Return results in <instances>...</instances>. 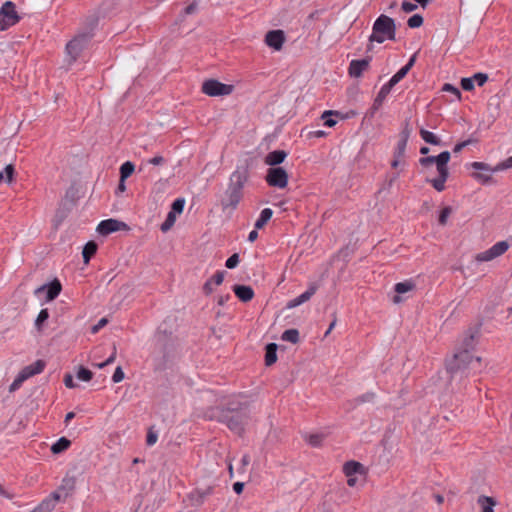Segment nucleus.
<instances>
[{
    "label": "nucleus",
    "mask_w": 512,
    "mask_h": 512,
    "mask_svg": "<svg viewBox=\"0 0 512 512\" xmlns=\"http://www.w3.org/2000/svg\"><path fill=\"white\" fill-rule=\"evenodd\" d=\"M249 177L246 167H238L230 176L228 187L221 200L223 210L236 209L243 198V189Z\"/></svg>",
    "instance_id": "1"
},
{
    "label": "nucleus",
    "mask_w": 512,
    "mask_h": 512,
    "mask_svg": "<svg viewBox=\"0 0 512 512\" xmlns=\"http://www.w3.org/2000/svg\"><path fill=\"white\" fill-rule=\"evenodd\" d=\"M476 344L475 333L469 332L462 340L460 350L455 353L447 364L448 372L453 376L454 374L464 371L470 364L475 361L477 364L480 363L481 358L476 357L475 359L470 354V351L474 349Z\"/></svg>",
    "instance_id": "2"
},
{
    "label": "nucleus",
    "mask_w": 512,
    "mask_h": 512,
    "mask_svg": "<svg viewBox=\"0 0 512 512\" xmlns=\"http://www.w3.org/2000/svg\"><path fill=\"white\" fill-rule=\"evenodd\" d=\"M217 420L226 424L231 431L242 435L249 420L247 406L242 403H229L226 408L219 410Z\"/></svg>",
    "instance_id": "3"
},
{
    "label": "nucleus",
    "mask_w": 512,
    "mask_h": 512,
    "mask_svg": "<svg viewBox=\"0 0 512 512\" xmlns=\"http://www.w3.org/2000/svg\"><path fill=\"white\" fill-rule=\"evenodd\" d=\"M451 154L449 151H443L437 156H426L419 159V164L428 168L433 164L436 165L438 176L434 179L429 180L435 190L441 192L445 189V182L449 178L448 163L450 161Z\"/></svg>",
    "instance_id": "4"
},
{
    "label": "nucleus",
    "mask_w": 512,
    "mask_h": 512,
    "mask_svg": "<svg viewBox=\"0 0 512 512\" xmlns=\"http://www.w3.org/2000/svg\"><path fill=\"white\" fill-rule=\"evenodd\" d=\"M396 24L393 18L381 14L374 22L369 42L383 43L386 39L395 40Z\"/></svg>",
    "instance_id": "5"
},
{
    "label": "nucleus",
    "mask_w": 512,
    "mask_h": 512,
    "mask_svg": "<svg viewBox=\"0 0 512 512\" xmlns=\"http://www.w3.org/2000/svg\"><path fill=\"white\" fill-rule=\"evenodd\" d=\"M176 342L167 335L158 336L154 353L155 370H163L176 351Z\"/></svg>",
    "instance_id": "6"
},
{
    "label": "nucleus",
    "mask_w": 512,
    "mask_h": 512,
    "mask_svg": "<svg viewBox=\"0 0 512 512\" xmlns=\"http://www.w3.org/2000/svg\"><path fill=\"white\" fill-rule=\"evenodd\" d=\"M45 368V362L43 360H37L34 363L24 367L16 376L12 384L9 386V392L13 393L18 390L24 381L30 377L41 373Z\"/></svg>",
    "instance_id": "7"
},
{
    "label": "nucleus",
    "mask_w": 512,
    "mask_h": 512,
    "mask_svg": "<svg viewBox=\"0 0 512 512\" xmlns=\"http://www.w3.org/2000/svg\"><path fill=\"white\" fill-rule=\"evenodd\" d=\"M93 34L91 31L83 32L76 35L72 40H70L66 45L67 54L71 58V62L77 60L83 49L87 46L89 41L91 40Z\"/></svg>",
    "instance_id": "8"
},
{
    "label": "nucleus",
    "mask_w": 512,
    "mask_h": 512,
    "mask_svg": "<svg viewBox=\"0 0 512 512\" xmlns=\"http://www.w3.org/2000/svg\"><path fill=\"white\" fill-rule=\"evenodd\" d=\"M233 89V85L221 83L216 79L205 80L201 87V91L210 97L230 95Z\"/></svg>",
    "instance_id": "9"
},
{
    "label": "nucleus",
    "mask_w": 512,
    "mask_h": 512,
    "mask_svg": "<svg viewBox=\"0 0 512 512\" xmlns=\"http://www.w3.org/2000/svg\"><path fill=\"white\" fill-rule=\"evenodd\" d=\"M20 20L13 2H5L0 9V31H4L15 25Z\"/></svg>",
    "instance_id": "10"
},
{
    "label": "nucleus",
    "mask_w": 512,
    "mask_h": 512,
    "mask_svg": "<svg viewBox=\"0 0 512 512\" xmlns=\"http://www.w3.org/2000/svg\"><path fill=\"white\" fill-rule=\"evenodd\" d=\"M265 180L271 187L283 189L288 184V174L282 167H271L267 170Z\"/></svg>",
    "instance_id": "11"
},
{
    "label": "nucleus",
    "mask_w": 512,
    "mask_h": 512,
    "mask_svg": "<svg viewBox=\"0 0 512 512\" xmlns=\"http://www.w3.org/2000/svg\"><path fill=\"white\" fill-rule=\"evenodd\" d=\"M509 248V244L507 241H500L494 244L491 248L488 250L478 253L475 257V259L478 262H486L491 261L502 254H504Z\"/></svg>",
    "instance_id": "12"
},
{
    "label": "nucleus",
    "mask_w": 512,
    "mask_h": 512,
    "mask_svg": "<svg viewBox=\"0 0 512 512\" xmlns=\"http://www.w3.org/2000/svg\"><path fill=\"white\" fill-rule=\"evenodd\" d=\"M126 228L127 225L122 221L116 219H107L99 223L97 231L99 234L106 236L113 232L120 231Z\"/></svg>",
    "instance_id": "13"
},
{
    "label": "nucleus",
    "mask_w": 512,
    "mask_h": 512,
    "mask_svg": "<svg viewBox=\"0 0 512 512\" xmlns=\"http://www.w3.org/2000/svg\"><path fill=\"white\" fill-rule=\"evenodd\" d=\"M471 167L474 170H481V171H486V172L503 171V170L512 168V156H510L506 160L498 163L494 167H491L489 164L484 163V162H473V163H471Z\"/></svg>",
    "instance_id": "14"
},
{
    "label": "nucleus",
    "mask_w": 512,
    "mask_h": 512,
    "mask_svg": "<svg viewBox=\"0 0 512 512\" xmlns=\"http://www.w3.org/2000/svg\"><path fill=\"white\" fill-rule=\"evenodd\" d=\"M372 58L367 56L364 59L352 60L349 64L348 73L351 77L359 78L369 67Z\"/></svg>",
    "instance_id": "15"
},
{
    "label": "nucleus",
    "mask_w": 512,
    "mask_h": 512,
    "mask_svg": "<svg viewBox=\"0 0 512 512\" xmlns=\"http://www.w3.org/2000/svg\"><path fill=\"white\" fill-rule=\"evenodd\" d=\"M284 41L285 34L282 30H271L265 36V43L275 50H280Z\"/></svg>",
    "instance_id": "16"
},
{
    "label": "nucleus",
    "mask_w": 512,
    "mask_h": 512,
    "mask_svg": "<svg viewBox=\"0 0 512 512\" xmlns=\"http://www.w3.org/2000/svg\"><path fill=\"white\" fill-rule=\"evenodd\" d=\"M76 489V478L75 476L65 475L62 479L61 484L56 489L60 494L64 496V498H69L73 495Z\"/></svg>",
    "instance_id": "17"
},
{
    "label": "nucleus",
    "mask_w": 512,
    "mask_h": 512,
    "mask_svg": "<svg viewBox=\"0 0 512 512\" xmlns=\"http://www.w3.org/2000/svg\"><path fill=\"white\" fill-rule=\"evenodd\" d=\"M317 289H318V285L316 283H311L309 285V288L307 291H305L304 293H302L298 297L290 300L287 303V308H295V307L307 302L316 293Z\"/></svg>",
    "instance_id": "18"
},
{
    "label": "nucleus",
    "mask_w": 512,
    "mask_h": 512,
    "mask_svg": "<svg viewBox=\"0 0 512 512\" xmlns=\"http://www.w3.org/2000/svg\"><path fill=\"white\" fill-rule=\"evenodd\" d=\"M47 289V300L51 301L54 300L61 292L62 286L61 283L55 279L52 282H50L48 285H43L39 287L35 292L39 293Z\"/></svg>",
    "instance_id": "19"
},
{
    "label": "nucleus",
    "mask_w": 512,
    "mask_h": 512,
    "mask_svg": "<svg viewBox=\"0 0 512 512\" xmlns=\"http://www.w3.org/2000/svg\"><path fill=\"white\" fill-rule=\"evenodd\" d=\"M415 287H416V285L412 280H407L404 282L397 283L394 288L397 295H395L393 297V299H392L393 302L395 304L400 303L402 301V298L399 296V294H404V293L410 292V291L414 290Z\"/></svg>",
    "instance_id": "20"
},
{
    "label": "nucleus",
    "mask_w": 512,
    "mask_h": 512,
    "mask_svg": "<svg viewBox=\"0 0 512 512\" xmlns=\"http://www.w3.org/2000/svg\"><path fill=\"white\" fill-rule=\"evenodd\" d=\"M233 291L242 302H249L254 297V291L247 285H234Z\"/></svg>",
    "instance_id": "21"
},
{
    "label": "nucleus",
    "mask_w": 512,
    "mask_h": 512,
    "mask_svg": "<svg viewBox=\"0 0 512 512\" xmlns=\"http://www.w3.org/2000/svg\"><path fill=\"white\" fill-rule=\"evenodd\" d=\"M286 157L287 153L284 150H274L266 155L265 163L269 166L275 167L281 164Z\"/></svg>",
    "instance_id": "22"
},
{
    "label": "nucleus",
    "mask_w": 512,
    "mask_h": 512,
    "mask_svg": "<svg viewBox=\"0 0 512 512\" xmlns=\"http://www.w3.org/2000/svg\"><path fill=\"white\" fill-rule=\"evenodd\" d=\"M343 472L347 477L362 474L364 472V466L357 461H347L343 466Z\"/></svg>",
    "instance_id": "23"
},
{
    "label": "nucleus",
    "mask_w": 512,
    "mask_h": 512,
    "mask_svg": "<svg viewBox=\"0 0 512 512\" xmlns=\"http://www.w3.org/2000/svg\"><path fill=\"white\" fill-rule=\"evenodd\" d=\"M265 350V364L271 366L277 361V344L269 343Z\"/></svg>",
    "instance_id": "24"
},
{
    "label": "nucleus",
    "mask_w": 512,
    "mask_h": 512,
    "mask_svg": "<svg viewBox=\"0 0 512 512\" xmlns=\"http://www.w3.org/2000/svg\"><path fill=\"white\" fill-rule=\"evenodd\" d=\"M477 503L482 507L481 512H494L496 501L493 497L481 495L478 497Z\"/></svg>",
    "instance_id": "25"
},
{
    "label": "nucleus",
    "mask_w": 512,
    "mask_h": 512,
    "mask_svg": "<svg viewBox=\"0 0 512 512\" xmlns=\"http://www.w3.org/2000/svg\"><path fill=\"white\" fill-rule=\"evenodd\" d=\"M97 248H98V246H97L96 242H94V241H89L85 244L83 251H82V256H83V260H84L85 264L89 263L90 259L97 252Z\"/></svg>",
    "instance_id": "26"
},
{
    "label": "nucleus",
    "mask_w": 512,
    "mask_h": 512,
    "mask_svg": "<svg viewBox=\"0 0 512 512\" xmlns=\"http://www.w3.org/2000/svg\"><path fill=\"white\" fill-rule=\"evenodd\" d=\"M420 136L421 138L428 144H431V145H435V146H440L442 145V141L441 139L436 136L434 133L424 129V128H421L420 131Z\"/></svg>",
    "instance_id": "27"
},
{
    "label": "nucleus",
    "mask_w": 512,
    "mask_h": 512,
    "mask_svg": "<svg viewBox=\"0 0 512 512\" xmlns=\"http://www.w3.org/2000/svg\"><path fill=\"white\" fill-rule=\"evenodd\" d=\"M71 445V441L66 437H61L57 442L51 446V452L53 454H59L67 450Z\"/></svg>",
    "instance_id": "28"
},
{
    "label": "nucleus",
    "mask_w": 512,
    "mask_h": 512,
    "mask_svg": "<svg viewBox=\"0 0 512 512\" xmlns=\"http://www.w3.org/2000/svg\"><path fill=\"white\" fill-rule=\"evenodd\" d=\"M273 211L270 208H265L261 211L260 217L255 222L256 229H262L271 219Z\"/></svg>",
    "instance_id": "29"
},
{
    "label": "nucleus",
    "mask_w": 512,
    "mask_h": 512,
    "mask_svg": "<svg viewBox=\"0 0 512 512\" xmlns=\"http://www.w3.org/2000/svg\"><path fill=\"white\" fill-rule=\"evenodd\" d=\"M281 339L286 342L297 344L300 340L299 331L294 328L287 329L282 333Z\"/></svg>",
    "instance_id": "30"
},
{
    "label": "nucleus",
    "mask_w": 512,
    "mask_h": 512,
    "mask_svg": "<svg viewBox=\"0 0 512 512\" xmlns=\"http://www.w3.org/2000/svg\"><path fill=\"white\" fill-rule=\"evenodd\" d=\"M56 507V503L48 496L34 509V512H51Z\"/></svg>",
    "instance_id": "31"
},
{
    "label": "nucleus",
    "mask_w": 512,
    "mask_h": 512,
    "mask_svg": "<svg viewBox=\"0 0 512 512\" xmlns=\"http://www.w3.org/2000/svg\"><path fill=\"white\" fill-rule=\"evenodd\" d=\"M134 170H135V165L132 162L127 161V162L123 163L120 167V178L122 180H126L128 177H130L132 175Z\"/></svg>",
    "instance_id": "32"
},
{
    "label": "nucleus",
    "mask_w": 512,
    "mask_h": 512,
    "mask_svg": "<svg viewBox=\"0 0 512 512\" xmlns=\"http://www.w3.org/2000/svg\"><path fill=\"white\" fill-rule=\"evenodd\" d=\"M339 114L340 113L338 111H333V110L325 111L321 116V118L324 120V125L328 126V127L335 126L337 121L335 119H333L332 116H339Z\"/></svg>",
    "instance_id": "33"
},
{
    "label": "nucleus",
    "mask_w": 512,
    "mask_h": 512,
    "mask_svg": "<svg viewBox=\"0 0 512 512\" xmlns=\"http://www.w3.org/2000/svg\"><path fill=\"white\" fill-rule=\"evenodd\" d=\"M479 171V170H476ZM492 173L493 172H475L472 174V177L482 184H489L492 182Z\"/></svg>",
    "instance_id": "34"
},
{
    "label": "nucleus",
    "mask_w": 512,
    "mask_h": 512,
    "mask_svg": "<svg viewBox=\"0 0 512 512\" xmlns=\"http://www.w3.org/2000/svg\"><path fill=\"white\" fill-rule=\"evenodd\" d=\"M76 376L79 380L88 382L92 379L93 373L89 369L80 366Z\"/></svg>",
    "instance_id": "35"
},
{
    "label": "nucleus",
    "mask_w": 512,
    "mask_h": 512,
    "mask_svg": "<svg viewBox=\"0 0 512 512\" xmlns=\"http://www.w3.org/2000/svg\"><path fill=\"white\" fill-rule=\"evenodd\" d=\"M176 220V215L174 212H169L165 221L161 224V231L166 232L174 225Z\"/></svg>",
    "instance_id": "36"
},
{
    "label": "nucleus",
    "mask_w": 512,
    "mask_h": 512,
    "mask_svg": "<svg viewBox=\"0 0 512 512\" xmlns=\"http://www.w3.org/2000/svg\"><path fill=\"white\" fill-rule=\"evenodd\" d=\"M451 213L452 208L450 206H446L441 210L438 218V222L441 226H445L447 224L448 217L451 215Z\"/></svg>",
    "instance_id": "37"
},
{
    "label": "nucleus",
    "mask_w": 512,
    "mask_h": 512,
    "mask_svg": "<svg viewBox=\"0 0 512 512\" xmlns=\"http://www.w3.org/2000/svg\"><path fill=\"white\" fill-rule=\"evenodd\" d=\"M49 318L48 309H42L35 321L36 328L40 331L43 323Z\"/></svg>",
    "instance_id": "38"
},
{
    "label": "nucleus",
    "mask_w": 512,
    "mask_h": 512,
    "mask_svg": "<svg viewBox=\"0 0 512 512\" xmlns=\"http://www.w3.org/2000/svg\"><path fill=\"white\" fill-rule=\"evenodd\" d=\"M423 21H424L423 17L420 14H414L413 16H411L408 19L407 25L410 28H418V27L422 26Z\"/></svg>",
    "instance_id": "39"
},
{
    "label": "nucleus",
    "mask_w": 512,
    "mask_h": 512,
    "mask_svg": "<svg viewBox=\"0 0 512 512\" xmlns=\"http://www.w3.org/2000/svg\"><path fill=\"white\" fill-rule=\"evenodd\" d=\"M184 205L185 200L183 198H178L172 203L170 212H174V215L180 214L183 212Z\"/></svg>",
    "instance_id": "40"
},
{
    "label": "nucleus",
    "mask_w": 512,
    "mask_h": 512,
    "mask_svg": "<svg viewBox=\"0 0 512 512\" xmlns=\"http://www.w3.org/2000/svg\"><path fill=\"white\" fill-rule=\"evenodd\" d=\"M407 142L399 140L397 143L396 150L394 152L395 158H402L405 155Z\"/></svg>",
    "instance_id": "41"
},
{
    "label": "nucleus",
    "mask_w": 512,
    "mask_h": 512,
    "mask_svg": "<svg viewBox=\"0 0 512 512\" xmlns=\"http://www.w3.org/2000/svg\"><path fill=\"white\" fill-rule=\"evenodd\" d=\"M239 264V254L238 253H234L233 255H231L227 260H226V267L228 269H233L235 268L237 265Z\"/></svg>",
    "instance_id": "42"
},
{
    "label": "nucleus",
    "mask_w": 512,
    "mask_h": 512,
    "mask_svg": "<svg viewBox=\"0 0 512 512\" xmlns=\"http://www.w3.org/2000/svg\"><path fill=\"white\" fill-rule=\"evenodd\" d=\"M323 441V435L320 434H312L308 438V442L313 447H318L321 445Z\"/></svg>",
    "instance_id": "43"
},
{
    "label": "nucleus",
    "mask_w": 512,
    "mask_h": 512,
    "mask_svg": "<svg viewBox=\"0 0 512 512\" xmlns=\"http://www.w3.org/2000/svg\"><path fill=\"white\" fill-rule=\"evenodd\" d=\"M442 90L445 92H450V93L454 94L458 100L461 98L460 90L458 88H456L455 86H453L452 84H449V83L444 84Z\"/></svg>",
    "instance_id": "44"
},
{
    "label": "nucleus",
    "mask_w": 512,
    "mask_h": 512,
    "mask_svg": "<svg viewBox=\"0 0 512 512\" xmlns=\"http://www.w3.org/2000/svg\"><path fill=\"white\" fill-rule=\"evenodd\" d=\"M388 95L386 93L383 94V91L380 90L378 95L376 96L375 100H374V103H373V109L374 110H377L384 102L385 98L387 97Z\"/></svg>",
    "instance_id": "45"
},
{
    "label": "nucleus",
    "mask_w": 512,
    "mask_h": 512,
    "mask_svg": "<svg viewBox=\"0 0 512 512\" xmlns=\"http://www.w3.org/2000/svg\"><path fill=\"white\" fill-rule=\"evenodd\" d=\"M473 80L474 82H476L478 84V86H483L487 80H488V75L485 74V73H476L473 75Z\"/></svg>",
    "instance_id": "46"
},
{
    "label": "nucleus",
    "mask_w": 512,
    "mask_h": 512,
    "mask_svg": "<svg viewBox=\"0 0 512 512\" xmlns=\"http://www.w3.org/2000/svg\"><path fill=\"white\" fill-rule=\"evenodd\" d=\"M461 87L465 91H471L474 89V80L472 77L470 78H462L461 80Z\"/></svg>",
    "instance_id": "47"
},
{
    "label": "nucleus",
    "mask_w": 512,
    "mask_h": 512,
    "mask_svg": "<svg viewBox=\"0 0 512 512\" xmlns=\"http://www.w3.org/2000/svg\"><path fill=\"white\" fill-rule=\"evenodd\" d=\"M374 396H375V394H374V393H372V392H368V393H365V394H363V395H361V396L357 397V398L355 399V402H356L357 404H361V403H365V402H370V401H372V400L374 399Z\"/></svg>",
    "instance_id": "48"
},
{
    "label": "nucleus",
    "mask_w": 512,
    "mask_h": 512,
    "mask_svg": "<svg viewBox=\"0 0 512 512\" xmlns=\"http://www.w3.org/2000/svg\"><path fill=\"white\" fill-rule=\"evenodd\" d=\"M474 142H476V140H474V139H468V140L462 141V142H460V143H457V144L454 146V148H453V152H454V153H459V152H461V151H462V149H463V148H465L466 146H468V145H470V144H472V143H474Z\"/></svg>",
    "instance_id": "49"
},
{
    "label": "nucleus",
    "mask_w": 512,
    "mask_h": 512,
    "mask_svg": "<svg viewBox=\"0 0 512 512\" xmlns=\"http://www.w3.org/2000/svg\"><path fill=\"white\" fill-rule=\"evenodd\" d=\"M407 73L408 72L406 71V69L402 67L395 75L392 76L390 81L396 85L400 80H402L407 75Z\"/></svg>",
    "instance_id": "50"
},
{
    "label": "nucleus",
    "mask_w": 512,
    "mask_h": 512,
    "mask_svg": "<svg viewBox=\"0 0 512 512\" xmlns=\"http://www.w3.org/2000/svg\"><path fill=\"white\" fill-rule=\"evenodd\" d=\"M125 375H124V372L122 370V368L120 366H118L115 371H114V374L112 376V380L114 383H119L121 382L123 379H124Z\"/></svg>",
    "instance_id": "51"
},
{
    "label": "nucleus",
    "mask_w": 512,
    "mask_h": 512,
    "mask_svg": "<svg viewBox=\"0 0 512 512\" xmlns=\"http://www.w3.org/2000/svg\"><path fill=\"white\" fill-rule=\"evenodd\" d=\"M115 358H116V346L114 345L113 346V352L110 355V357L107 358V360H105L104 362H102L100 364H97V367L98 368H104L105 366L112 364L115 361Z\"/></svg>",
    "instance_id": "52"
},
{
    "label": "nucleus",
    "mask_w": 512,
    "mask_h": 512,
    "mask_svg": "<svg viewBox=\"0 0 512 512\" xmlns=\"http://www.w3.org/2000/svg\"><path fill=\"white\" fill-rule=\"evenodd\" d=\"M157 438H158L157 433L155 431H153L152 429H149L148 433H147V438H146L147 445H149V446L154 445L157 441Z\"/></svg>",
    "instance_id": "53"
},
{
    "label": "nucleus",
    "mask_w": 512,
    "mask_h": 512,
    "mask_svg": "<svg viewBox=\"0 0 512 512\" xmlns=\"http://www.w3.org/2000/svg\"><path fill=\"white\" fill-rule=\"evenodd\" d=\"M5 174H6V180L8 183L12 182L13 181V178H14V166L12 164H8L6 165L5 169Z\"/></svg>",
    "instance_id": "54"
},
{
    "label": "nucleus",
    "mask_w": 512,
    "mask_h": 512,
    "mask_svg": "<svg viewBox=\"0 0 512 512\" xmlns=\"http://www.w3.org/2000/svg\"><path fill=\"white\" fill-rule=\"evenodd\" d=\"M401 8L404 12L410 13L417 9V5L408 1H404L401 5Z\"/></svg>",
    "instance_id": "55"
},
{
    "label": "nucleus",
    "mask_w": 512,
    "mask_h": 512,
    "mask_svg": "<svg viewBox=\"0 0 512 512\" xmlns=\"http://www.w3.org/2000/svg\"><path fill=\"white\" fill-rule=\"evenodd\" d=\"M49 497L57 504L58 502H65L67 499L64 498L62 494L59 493V491L55 490L52 493H50Z\"/></svg>",
    "instance_id": "56"
},
{
    "label": "nucleus",
    "mask_w": 512,
    "mask_h": 512,
    "mask_svg": "<svg viewBox=\"0 0 512 512\" xmlns=\"http://www.w3.org/2000/svg\"><path fill=\"white\" fill-rule=\"evenodd\" d=\"M410 133H411V131H410V128H409V123L406 122V125H405L404 129L400 133V139L399 140L408 142V139L410 137Z\"/></svg>",
    "instance_id": "57"
},
{
    "label": "nucleus",
    "mask_w": 512,
    "mask_h": 512,
    "mask_svg": "<svg viewBox=\"0 0 512 512\" xmlns=\"http://www.w3.org/2000/svg\"><path fill=\"white\" fill-rule=\"evenodd\" d=\"M225 271H218L210 280L216 285L222 284L224 280Z\"/></svg>",
    "instance_id": "58"
},
{
    "label": "nucleus",
    "mask_w": 512,
    "mask_h": 512,
    "mask_svg": "<svg viewBox=\"0 0 512 512\" xmlns=\"http://www.w3.org/2000/svg\"><path fill=\"white\" fill-rule=\"evenodd\" d=\"M108 323V320L106 318H102L98 321L96 325H94L91 328V332L93 334L97 333L101 328H103Z\"/></svg>",
    "instance_id": "59"
},
{
    "label": "nucleus",
    "mask_w": 512,
    "mask_h": 512,
    "mask_svg": "<svg viewBox=\"0 0 512 512\" xmlns=\"http://www.w3.org/2000/svg\"><path fill=\"white\" fill-rule=\"evenodd\" d=\"M197 7H198L197 2H196V1L192 2L191 4H189V5L184 9V14H185V15L193 14V13L197 10Z\"/></svg>",
    "instance_id": "60"
},
{
    "label": "nucleus",
    "mask_w": 512,
    "mask_h": 512,
    "mask_svg": "<svg viewBox=\"0 0 512 512\" xmlns=\"http://www.w3.org/2000/svg\"><path fill=\"white\" fill-rule=\"evenodd\" d=\"M64 384L67 388H74L76 384L73 381V377L70 374H66L64 377Z\"/></svg>",
    "instance_id": "61"
},
{
    "label": "nucleus",
    "mask_w": 512,
    "mask_h": 512,
    "mask_svg": "<svg viewBox=\"0 0 512 512\" xmlns=\"http://www.w3.org/2000/svg\"><path fill=\"white\" fill-rule=\"evenodd\" d=\"M203 292L210 295L213 292L212 280H207L203 285Z\"/></svg>",
    "instance_id": "62"
},
{
    "label": "nucleus",
    "mask_w": 512,
    "mask_h": 512,
    "mask_svg": "<svg viewBox=\"0 0 512 512\" xmlns=\"http://www.w3.org/2000/svg\"><path fill=\"white\" fill-rule=\"evenodd\" d=\"M164 158L162 156H155L151 159L148 160V163L149 164H152V165H161L164 163Z\"/></svg>",
    "instance_id": "63"
},
{
    "label": "nucleus",
    "mask_w": 512,
    "mask_h": 512,
    "mask_svg": "<svg viewBox=\"0 0 512 512\" xmlns=\"http://www.w3.org/2000/svg\"><path fill=\"white\" fill-rule=\"evenodd\" d=\"M394 86L395 84L389 80L388 83L384 84L380 90L383 91V94L386 93L388 95Z\"/></svg>",
    "instance_id": "64"
}]
</instances>
